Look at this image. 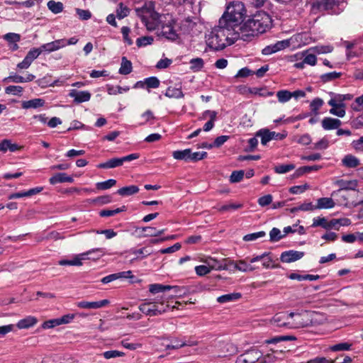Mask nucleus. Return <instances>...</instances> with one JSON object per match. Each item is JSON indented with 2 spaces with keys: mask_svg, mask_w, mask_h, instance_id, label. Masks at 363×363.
I'll use <instances>...</instances> for the list:
<instances>
[{
  "mask_svg": "<svg viewBox=\"0 0 363 363\" xmlns=\"http://www.w3.org/2000/svg\"><path fill=\"white\" fill-rule=\"evenodd\" d=\"M164 95L169 98L180 99L184 97V94L181 89L174 87H168Z\"/></svg>",
  "mask_w": 363,
  "mask_h": 363,
  "instance_id": "nucleus-36",
  "label": "nucleus"
},
{
  "mask_svg": "<svg viewBox=\"0 0 363 363\" xmlns=\"http://www.w3.org/2000/svg\"><path fill=\"white\" fill-rule=\"evenodd\" d=\"M3 38L9 44H11L19 42L21 40V35L18 33H8L3 36Z\"/></svg>",
  "mask_w": 363,
  "mask_h": 363,
  "instance_id": "nucleus-60",
  "label": "nucleus"
},
{
  "mask_svg": "<svg viewBox=\"0 0 363 363\" xmlns=\"http://www.w3.org/2000/svg\"><path fill=\"white\" fill-rule=\"evenodd\" d=\"M270 241L277 242L282 238L285 237L284 233L277 228H273L269 232Z\"/></svg>",
  "mask_w": 363,
  "mask_h": 363,
  "instance_id": "nucleus-52",
  "label": "nucleus"
},
{
  "mask_svg": "<svg viewBox=\"0 0 363 363\" xmlns=\"http://www.w3.org/2000/svg\"><path fill=\"white\" fill-rule=\"evenodd\" d=\"M141 232L145 236H157L164 232V230H157L154 227H143L141 228Z\"/></svg>",
  "mask_w": 363,
  "mask_h": 363,
  "instance_id": "nucleus-47",
  "label": "nucleus"
},
{
  "mask_svg": "<svg viewBox=\"0 0 363 363\" xmlns=\"http://www.w3.org/2000/svg\"><path fill=\"white\" fill-rule=\"evenodd\" d=\"M116 184V180L113 179H109L104 182H97L96 187L99 190H106Z\"/></svg>",
  "mask_w": 363,
  "mask_h": 363,
  "instance_id": "nucleus-45",
  "label": "nucleus"
},
{
  "mask_svg": "<svg viewBox=\"0 0 363 363\" xmlns=\"http://www.w3.org/2000/svg\"><path fill=\"white\" fill-rule=\"evenodd\" d=\"M296 337L294 335H277L266 341L268 344H277L282 341L296 340Z\"/></svg>",
  "mask_w": 363,
  "mask_h": 363,
  "instance_id": "nucleus-38",
  "label": "nucleus"
},
{
  "mask_svg": "<svg viewBox=\"0 0 363 363\" xmlns=\"http://www.w3.org/2000/svg\"><path fill=\"white\" fill-rule=\"evenodd\" d=\"M327 222L328 220L324 217L314 218L313 220V224L311 225V227L315 228L320 226L327 230Z\"/></svg>",
  "mask_w": 363,
  "mask_h": 363,
  "instance_id": "nucleus-62",
  "label": "nucleus"
},
{
  "mask_svg": "<svg viewBox=\"0 0 363 363\" xmlns=\"http://www.w3.org/2000/svg\"><path fill=\"white\" fill-rule=\"evenodd\" d=\"M190 69L193 72H199L203 67L204 62L202 58L196 57L190 60Z\"/></svg>",
  "mask_w": 363,
  "mask_h": 363,
  "instance_id": "nucleus-43",
  "label": "nucleus"
},
{
  "mask_svg": "<svg viewBox=\"0 0 363 363\" xmlns=\"http://www.w3.org/2000/svg\"><path fill=\"white\" fill-rule=\"evenodd\" d=\"M261 262L262 268L273 269L278 267L277 259H274L270 252H264L261 255H257L250 258L251 263Z\"/></svg>",
  "mask_w": 363,
  "mask_h": 363,
  "instance_id": "nucleus-10",
  "label": "nucleus"
},
{
  "mask_svg": "<svg viewBox=\"0 0 363 363\" xmlns=\"http://www.w3.org/2000/svg\"><path fill=\"white\" fill-rule=\"evenodd\" d=\"M42 53L40 47L30 49L22 62L17 65V68L21 69H28L32 62Z\"/></svg>",
  "mask_w": 363,
  "mask_h": 363,
  "instance_id": "nucleus-11",
  "label": "nucleus"
},
{
  "mask_svg": "<svg viewBox=\"0 0 363 363\" xmlns=\"http://www.w3.org/2000/svg\"><path fill=\"white\" fill-rule=\"evenodd\" d=\"M352 344L348 342H340L330 347L333 352L348 351L351 349Z\"/></svg>",
  "mask_w": 363,
  "mask_h": 363,
  "instance_id": "nucleus-50",
  "label": "nucleus"
},
{
  "mask_svg": "<svg viewBox=\"0 0 363 363\" xmlns=\"http://www.w3.org/2000/svg\"><path fill=\"white\" fill-rule=\"evenodd\" d=\"M343 166L347 168H355L360 164L359 160L352 155H346L342 160Z\"/></svg>",
  "mask_w": 363,
  "mask_h": 363,
  "instance_id": "nucleus-27",
  "label": "nucleus"
},
{
  "mask_svg": "<svg viewBox=\"0 0 363 363\" xmlns=\"http://www.w3.org/2000/svg\"><path fill=\"white\" fill-rule=\"evenodd\" d=\"M126 210L125 206H123L120 208H117L114 210L104 209L99 212L101 217H110L113 216L117 213L125 211Z\"/></svg>",
  "mask_w": 363,
  "mask_h": 363,
  "instance_id": "nucleus-40",
  "label": "nucleus"
},
{
  "mask_svg": "<svg viewBox=\"0 0 363 363\" xmlns=\"http://www.w3.org/2000/svg\"><path fill=\"white\" fill-rule=\"evenodd\" d=\"M313 313L310 311L302 310L300 312H290L289 328H300L311 325L313 323Z\"/></svg>",
  "mask_w": 363,
  "mask_h": 363,
  "instance_id": "nucleus-5",
  "label": "nucleus"
},
{
  "mask_svg": "<svg viewBox=\"0 0 363 363\" xmlns=\"http://www.w3.org/2000/svg\"><path fill=\"white\" fill-rule=\"evenodd\" d=\"M49 182L51 184L54 185L57 183H72L74 182V179L72 177L68 176L66 173L60 172L51 177Z\"/></svg>",
  "mask_w": 363,
  "mask_h": 363,
  "instance_id": "nucleus-22",
  "label": "nucleus"
},
{
  "mask_svg": "<svg viewBox=\"0 0 363 363\" xmlns=\"http://www.w3.org/2000/svg\"><path fill=\"white\" fill-rule=\"evenodd\" d=\"M278 100L281 103H286L291 99V92L287 90H281L277 93Z\"/></svg>",
  "mask_w": 363,
  "mask_h": 363,
  "instance_id": "nucleus-53",
  "label": "nucleus"
},
{
  "mask_svg": "<svg viewBox=\"0 0 363 363\" xmlns=\"http://www.w3.org/2000/svg\"><path fill=\"white\" fill-rule=\"evenodd\" d=\"M154 41V38L152 36H143L138 38L136 40V45L138 47H145L148 45L152 44Z\"/></svg>",
  "mask_w": 363,
  "mask_h": 363,
  "instance_id": "nucleus-54",
  "label": "nucleus"
},
{
  "mask_svg": "<svg viewBox=\"0 0 363 363\" xmlns=\"http://www.w3.org/2000/svg\"><path fill=\"white\" fill-rule=\"evenodd\" d=\"M135 13L150 31L158 28L162 18H166L155 11V3L152 1L146 2L142 7L136 8Z\"/></svg>",
  "mask_w": 363,
  "mask_h": 363,
  "instance_id": "nucleus-4",
  "label": "nucleus"
},
{
  "mask_svg": "<svg viewBox=\"0 0 363 363\" xmlns=\"http://www.w3.org/2000/svg\"><path fill=\"white\" fill-rule=\"evenodd\" d=\"M45 100L37 98L22 102L21 106L24 109L38 108L45 105Z\"/></svg>",
  "mask_w": 363,
  "mask_h": 363,
  "instance_id": "nucleus-25",
  "label": "nucleus"
},
{
  "mask_svg": "<svg viewBox=\"0 0 363 363\" xmlns=\"http://www.w3.org/2000/svg\"><path fill=\"white\" fill-rule=\"evenodd\" d=\"M139 191V187L136 185L123 186L117 190V194L122 196H129L137 194Z\"/></svg>",
  "mask_w": 363,
  "mask_h": 363,
  "instance_id": "nucleus-30",
  "label": "nucleus"
},
{
  "mask_svg": "<svg viewBox=\"0 0 363 363\" xmlns=\"http://www.w3.org/2000/svg\"><path fill=\"white\" fill-rule=\"evenodd\" d=\"M315 206L313 205L312 203H304L300 205L298 207H295L291 208V211L292 213L296 212L297 211H313L315 210Z\"/></svg>",
  "mask_w": 363,
  "mask_h": 363,
  "instance_id": "nucleus-59",
  "label": "nucleus"
},
{
  "mask_svg": "<svg viewBox=\"0 0 363 363\" xmlns=\"http://www.w3.org/2000/svg\"><path fill=\"white\" fill-rule=\"evenodd\" d=\"M289 321V313L287 311L276 313L272 319V323L277 327L289 328V325L287 323Z\"/></svg>",
  "mask_w": 363,
  "mask_h": 363,
  "instance_id": "nucleus-16",
  "label": "nucleus"
},
{
  "mask_svg": "<svg viewBox=\"0 0 363 363\" xmlns=\"http://www.w3.org/2000/svg\"><path fill=\"white\" fill-rule=\"evenodd\" d=\"M246 16V9L244 4L241 1H233L227 7L226 11L219 19L220 25H223L233 32L234 35L240 37V31L239 28L242 26Z\"/></svg>",
  "mask_w": 363,
  "mask_h": 363,
  "instance_id": "nucleus-2",
  "label": "nucleus"
},
{
  "mask_svg": "<svg viewBox=\"0 0 363 363\" xmlns=\"http://www.w3.org/2000/svg\"><path fill=\"white\" fill-rule=\"evenodd\" d=\"M173 290L174 294L169 296L167 298L173 297H181L185 296L189 292L186 286L164 285L162 284H152L149 285V291L153 294Z\"/></svg>",
  "mask_w": 363,
  "mask_h": 363,
  "instance_id": "nucleus-6",
  "label": "nucleus"
},
{
  "mask_svg": "<svg viewBox=\"0 0 363 363\" xmlns=\"http://www.w3.org/2000/svg\"><path fill=\"white\" fill-rule=\"evenodd\" d=\"M262 353L255 347H252L239 355L236 363H255L262 357Z\"/></svg>",
  "mask_w": 363,
  "mask_h": 363,
  "instance_id": "nucleus-9",
  "label": "nucleus"
},
{
  "mask_svg": "<svg viewBox=\"0 0 363 363\" xmlns=\"http://www.w3.org/2000/svg\"><path fill=\"white\" fill-rule=\"evenodd\" d=\"M303 54L305 55L303 60H304V62H306V64L311 65V66L315 65L316 62H317V58H316L315 54L314 52H306V51Z\"/></svg>",
  "mask_w": 363,
  "mask_h": 363,
  "instance_id": "nucleus-56",
  "label": "nucleus"
},
{
  "mask_svg": "<svg viewBox=\"0 0 363 363\" xmlns=\"http://www.w3.org/2000/svg\"><path fill=\"white\" fill-rule=\"evenodd\" d=\"M294 164H282L275 166L274 168L277 174H285L295 169Z\"/></svg>",
  "mask_w": 363,
  "mask_h": 363,
  "instance_id": "nucleus-42",
  "label": "nucleus"
},
{
  "mask_svg": "<svg viewBox=\"0 0 363 363\" xmlns=\"http://www.w3.org/2000/svg\"><path fill=\"white\" fill-rule=\"evenodd\" d=\"M253 263L250 262V259H249V263L247 264L245 261H240L237 265L236 267L240 271L247 272L252 271L256 269H260L259 265H252Z\"/></svg>",
  "mask_w": 363,
  "mask_h": 363,
  "instance_id": "nucleus-37",
  "label": "nucleus"
},
{
  "mask_svg": "<svg viewBox=\"0 0 363 363\" xmlns=\"http://www.w3.org/2000/svg\"><path fill=\"white\" fill-rule=\"evenodd\" d=\"M191 149H185L183 150H176L172 152V157L177 160H184L190 162Z\"/></svg>",
  "mask_w": 363,
  "mask_h": 363,
  "instance_id": "nucleus-32",
  "label": "nucleus"
},
{
  "mask_svg": "<svg viewBox=\"0 0 363 363\" xmlns=\"http://www.w3.org/2000/svg\"><path fill=\"white\" fill-rule=\"evenodd\" d=\"M89 203L93 204L104 205L111 202L112 198L109 195H104L89 199Z\"/></svg>",
  "mask_w": 363,
  "mask_h": 363,
  "instance_id": "nucleus-44",
  "label": "nucleus"
},
{
  "mask_svg": "<svg viewBox=\"0 0 363 363\" xmlns=\"http://www.w3.org/2000/svg\"><path fill=\"white\" fill-rule=\"evenodd\" d=\"M333 51V47L330 45H316L310 48L306 52H313L315 54H325Z\"/></svg>",
  "mask_w": 363,
  "mask_h": 363,
  "instance_id": "nucleus-35",
  "label": "nucleus"
},
{
  "mask_svg": "<svg viewBox=\"0 0 363 363\" xmlns=\"http://www.w3.org/2000/svg\"><path fill=\"white\" fill-rule=\"evenodd\" d=\"M91 93L89 91H78L72 89L69 91V96L74 99L75 104H81L89 101L91 99Z\"/></svg>",
  "mask_w": 363,
  "mask_h": 363,
  "instance_id": "nucleus-15",
  "label": "nucleus"
},
{
  "mask_svg": "<svg viewBox=\"0 0 363 363\" xmlns=\"http://www.w3.org/2000/svg\"><path fill=\"white\" fill-rule=\"evenodd\" d=\"M103 356L105 359H109L111 358L123 357V356H125V353L123 352H121L118 350H108V351L104 352L103 353Z\"/></svg>",
  "mask_w": 363,
  "mask_h": 363,
  "instance_id": "nucleus-57",
  "label": "nucleus"
},
{
  "mask_svg": "<svg viewBox=\"0 0 363 363\" xmlns=\"http://www.w3.org/2000/svg\"><path fill=\"white\" fill-rule=\"evenodd\" d=\"M208 154L206 152H195L190 153V162H196L201 160L207 157Z\"/></svg>",
  "mask_w": 363,
  "mask_h": 363,
  "instance_id": "nucleus-63",
  "label": "nucleus"
},
{
  "mask_svg": "<svg viewBox=\"0 0 363 363\" xmlns=\"http://www.w3.org/2000/svg\"><path fill=\"white\" fill-rule=\"evenodd\" d=\"M48 9L54 13L57 14L62 11L63 10V4L60 1H55L53 0H50L48 2Z\"/></svg>",
  "mask_w": 363,
  "mask_h": 363,
  "instance_id": "nucleus-41",
  "label": "nucleus"
},
{
  "mask_svg": "<svg viewBox=\"0 0 363 363\" xmlns=\"http://www.w3.org/2000/svg\"><path fill=\"white\" fill-rule=\"evenodd\" d=\"M230 35H234L233 32L223 25H220L218 21V25L206 35V44L213 50H223L227 45L233 43L232 40L230 41Z\"/></svg>",
  "mask_w": 363,
  "mask_h": 363,
  "instance_id": "nucleus-3",
  "label": "nucleus"
},
{
  "mask_svg": "<svg viewBox=\"0 0 363 363\" xmlns=\"http://www.w3.org/2000/svg\"><path fill=\"white\" fill-rule=\"evenodd\" d=\"M23 87L20 86L11 85L5 89V92L7 94L21 95L23 92Z\"/></svg>",
  "mask_w": 363,
  "mask_h": 363,
  "instance_id": "nucleus-61",
  "label": "nucleus"
},
{
  "mask_svg": "<svg viewBox=\"0 0 363 363\" xmlns=\"http://www.w3.org/2000/svg\"><path fill=\"white\" fill-rule=\"evenodd\" d=\"M335 203L333 199L328 197L320 198L317 200L316 209H329L335 206Z\"/></svg>",
  "mask_w": 363,
  "mask_h": 363,
  "instance_id": "nucleus-28",
  "label": "nucleus"
},
{
  "mask_svg": "<svg viewBox=\"0 0 363 363\" xmlns=\"http://www.w3.org/2000/svg\"><path fill=\"white\" fill-rule=\"evenodd\" d=\"M38 322V319L34 316H27L25 318H23L20 320L17 324L16 326L19 329H27L29 328L33 327Z\"/></svg>",
  "mask_w": 363,
  "mask_h": 363,
  "instance_id": "nucleus-26",
  "label": "nucleus"
},
{
  "mask_svg": "<svg viewBox=\"0 0 363 363\" xmlns=\"http://www.w3.org/2000/svg\"><path fill=\"white\" fill-rule=\"evenodd\" d=\"M335 185L340 187V190H355L357 187V180H345L339 179L335 183Z\"/></svg>",
  "mask_w": 363,
  "mask_h": 363,
  "instance_id": "nucleus-24",
  "label": "nucleus"
},
{
  "mask_svg": "<svg viewBox=\"0 0 363 363\" xmlns=\"http://www.w3.org/2000/svg\"><path fill=\"white\" fill-rule=\"evenodd\" d=\"M322 127L324 130H334L337 129L342 124L340 120L330 117H325L322 120Z\"/></svg>",
  "mask_w": 363,
  "mask_h": 363,
  "instance_id": "nucleus-21",
  "label": "nucleus"
},
{
  "mask_svg": "<svg viewBox=\"0 0 363 363\" xmlns=\"http://www.w3.org/2000/svg\"><path fill=\"white\" fill-rule=\"evenodd\" d=\"M145 83L146 84V89H156L158 88L160 82L156 77H150L145 79Z\"/></svg>",
  "mask_w": 363,
  "mask_h": 363,
  "instance_id": "nucleus-51",
  "label": "nucleus"
},
{
  "mask_svg": "<svg viewBox=\"0 0 363 363\" xmlns=\"http://www.w3.org/2000/svg\"><path fill=\"white\" fill-rule=\"evenodd\" d=\"M167 308H169V305H167V304L166 306H164L162 303L161 307H159L158 306L153 304L152 306V311H151L152 315L151 316L161 315V314L165 313L167 311Z\"/></svg>",
  "mask_w": 363,
  "mask_h": 363,
  "instance_id": "nucleus-58",
  "label": "nucleus"
},
{
  "mask_svg": "<svg viewBox=\"0 0 363 363\" xmlns=\"http://www.w3.org/2000/svg\"><path fill=\"white\" fill-rule=\"evenodd\" d=\"M66 46L65 39H59L40 46L42 53H50Z\"/></svg>",
  "mask_w": 363,
  "mask_h": 363,
  "instance_id": "nucleus-14",
  "label": "nucleus"
},
{
  "mask_svg": "<svg viewBox=\"0 0 363 363\" xmlns=\"http://www.w3.org/2000/svg\"><path fill=\"white\" fill-rule=\"evenodd\" d=\"M129 9L123 4V3H119L118 9L116 10V16L118 19H122L129 15Z\"/></svg>",
  "mask_w": 363,
  "mask_h": 363,
  "instance_id": "nucleus-48",
  "label": "nucleus"
},
{
  "mask_svg": "<svg viewBox=\"0 0 363 363\" xmlns=\"http://www.w3.org/2000/svg\"><path fill=\"white\" fill-rule=\"evenodd\" d=\"M43 187L38 186L35 188L30 189L28 191L13 193L9 196V199H19V198H22V197H30V196H32L33 195H35V194L41 192L43 191Z\"/></svg>",
  "mask_w": 363,
  "mask_h": 363,
  "instance_id": "nucleus-20",
  "label": "nucleus"
},
{
  "mask_svg": "<svg viewBox=\"0 0 363 363\" xmlns=\"http://www.w3.org/2000/svg\"><path fill=\"white\" fill-rule=\"evenodd\" d=\"M274 135V131H270L268 129L263 128L260 129L256 133V137L261 138V143L263 145H266L268 142L273 140Z\"/></svg>",
  "mask_w": 363,
  "mask_h": 363,
  "instance_id": "nucleus-23",
  "label": "nucleus"
},
{
  "mask_svg": "<svg viewBox=\"0 0 363 363\" xmlns=\"http://www.w3.org/2000/svg\"><path fill=\"white\" fill-rule=\"evenodd\" d=\"M290 45V42L289 40H284L277 41L274 44H272L266 46L262 49V53L264 55H269L280 50H282Z\"/></svg>",
  "mask_w": 363,
  "mask_h": 363,
  "instance_id": "nucleus-12",
  "label": "nucleus"
},
{
  "mask_svg": "<svg viewBox=\"0 0 363 363\" xmlns=\"http://www.w3.org/2000/svg\"><path fill=\"white\" fill-rule=\"evenodd\" d=\"M173 20H168L167 22L162 19L158 29L160 28V32L158 35H162L168 40L174 41L179 38V35L174 28Z\"/></svg>",
  "mask_w": 363,
  "mask_h": 363,
  "instance_id": "nucleus-8",
  "label": "nucleus"
},
{
  "mask_svg": "<svg viewBox=\"0 0 363 363\" xmlns=\"http://www.w3.org/2000/svg\"><path fill=\"white\" fill-rule=\"evenodd\" d=\"M307 363H335V359H328L324 357H316L308 360Z\"/></svg>",
  "mask_w": 363,
  "mask_h": 363,
  "instance_id": "nucleus-64",
  "label": "nucleus"
},
{
  "mask_svg": "<svg viewBox=\"0 0 363 363\" xmlns=\"http://www.w3.org/2000/svg\"><path fill=\"white\" fill-rule=\"evenodd\" d=\"M272 27L271 16L265 11H259L239 28L240 38L244 41H250L252 38L266 33Z\"/></svg>",
  "mask_w": 363,
  "mask_h": 363,
  "instance_id": "nucleus-1",
  "label": "nucleus"
},
{
  "mask_svg": "<svg viewBox=\"0 0 363 363\" xmlns=\"http://www.w3.org/2000/svg\"><path fill=\"white\" fill-rule=\"evenodd\" d=\"M122 165V160H121V158L114 157L105 162L99 164L97 167L99 169H112Z\"/></svg>",
  "mask_w": 363,
  "mask_h": 363,
  "instance_id": "nucleus-29",
  "label": "nucleus"
},
{
  "mask_svg": "<svg viewBox=\"0 0 363 363\" xmlns=\"http://www.w3.org/2000/svg\"><path fill=\"white\" fill-rule=\"evenodd\" d=\"M91 251H86V252L80 253L75 255L72 259H62L58 263L62 266H81L82 265V260L88 259V255Z\"/></svg>",
  "mask_w": 363,
  "mask_h": 363,
  "instance_id": "nucleus-13",
  "label": "nucleus"
},
{
  "mask_svg": "<svg viewBox=\"0 0 363 363\" xmlns=\"http://www.w3.org/2000/svg\"><path fill=\"white\" fill-rule=\"evenodd\" d=\"M243 91H240L241 93H249L251 94L259 95V96L267 97L274 95V92L268 91L266 88H258V87H242Z\"/></svg>",
  "mask_w": 363,
  "mask_h": 363,
  "instance_id": "nucleus-19",
  "label": "nucleus"
},
{
  "mask_svg": "<svg viewBox=\"0 0 363 363\" xmlns=\"http://www.w3.org/2000/svg\"><path fill=\"white\" fill-rule=\"evenodd\" d=\"M109 303L108 299H104L98 301H82L77 303V307L86 309H96L103 308Z\"/></svg>",
  "mask_w": 363,
  "mask_h": 363,
  "instance_id": "nucleus-17",
  "label": "nucleus"
},
{
  "mask_svg": "<svg viewBox=\"0 0 363 363\" xmlns=\"http://www.w3.org/2000/svg\"><path fill=\"white\" fill-rule=\"evenodd\" d=\"M340 0H315L313 3V9L319 11H327L332 15H338L343 9L340 8Z\"/></svg>",
  "mask_w": 363,
  "mask_h": 363,
  "instance_id": "nucleus-7",
  "label": "nucleus"
},
{
  "mask_svg": "<svg viewBox=\"0 0 363 363\" xmlns=\"http://www.w3.org/2000/svg\"><path fill=\"white\" fill-rule=\"evenodd\" d=\"M303 256V252L301 251H284L281 253L280 259L283 262H295Z\"/></svg>",
  "mask_w": 363,
  "mask_h": 363,
  "instance_id": "nucleus-18",
  "label": "nucleus"
},
{
  "mask_svg": "<svg viewBox=\"0 0 363 363\" xmlns=\"http://www.w3.org/2000/svg\"><path fill=\"white\" fill-rule=\"evenodd\" d=\"M242 297V294L238 292H234L231 294H227L220 296L217 298V301L220 303L235 301L240 299Z\"/></svg>",
  "mask_w": 363,
  "mask_h": 363,
  "instance_id": "nucleus-31",
  "label": "nucleus"
},
{
  "mask_svg": "<svg viewBox=\"0 0 363 363\" xmlns=\"http://www.w3.org/2000/svg\"><path fill=\"white\" fill-rule=\"evenodd\" d=\"M133 67L132 62L128 60L125 57H123L121 59V67L118 72L121 74H128L132 72Z\"/></svg>",
  "mask_w": 363,
  "mask_h": 363,
  "instance_id": "nucleus-33",
  "label": "nucleus"
},
{
  "mask_svg": "<svg viewBox=\"0 0 363 363\" xmlns=\"http://www.w3.org/2000/svg\"><path fill=\"white\" fill-rule=\"evenodd\" d=\"M129 90L128 86L122 87L120 86H108L107 92L110 95H116L118 94H122Z\"/></svg>",
  "mask_w": 363,
  "mask_h": 363,
  "instance_id": "nucleus-49",
  "label": "nucleus"
},
{
  "mask_svg": "<svg viewBox=\"0 0 363 363\" xmlns=\"http://www.w3.org/2000/svg\"><path fill=\"white\" fill-rule=\"evenodd\" d=\"M245 176L243 170L233 171L230 176V182L231 183H238L242 181Z\"/></svg>",
  "mask_w": 363,
  "mask_h": 363,
  "instance_id": "nucleus-55",
  "label": "nucleus"
},
{
  "mask_svg": "<svg viewBox=\"0 0 363 363\" xmlns=\"http://www.w3.org/2000/svg\"><path fill=\"white\" fill-rule=\"evenodd\" d=\"M330 94L333 97L328 101V104L332 107L345 108V104L342 99L341 94H335L330 92Z\"/></svg>",
  "mask_w": 363,
  "mask_h": 363,
  "instance_id": "nucleus-34",
  "label": "nucleus"
},
{
  "mask_svg": "<svg viewBox=\"0 0 363 363\" xmlns=\"http://www.w3.org/2000/svg\"><path fill=\"white\" fill-rule=\"evenodd\" d=\"M324 102L323 99L320 98L314 99L310 104L311 113L315 116H317L318 114V110L321 108Z\"/></svg>",
  "mask_w": 363,
  "mask_h": 363,
  "instance_id": "nucleus-46",
  "label": "nucleus"
},
{
  "mask_svg": "<svg viewBox=\"0 0 363 363\" xmlns=\"http://www.w3.org/2000/svg\"><path fill=\"white\" fill-rule=\"evenodd\" d=\"M342 76L341 72H332L321 74L320 77V80L323 83H327L340 78Z\"/></svg>",
  "mask_w": 363,
  "mask_h": 363,
  "instance_id": "nucleus-39",
  "label": "nucleus"
}]
</instances>
